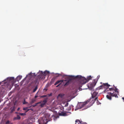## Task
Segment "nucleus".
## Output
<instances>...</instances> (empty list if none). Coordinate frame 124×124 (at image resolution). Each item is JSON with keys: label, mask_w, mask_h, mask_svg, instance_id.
I'll return each instance as SVG.
<instances>
[{"label": "nucleus", "mask_w": 124, "mask_h": 124, "mask_svg": "<svg viewBox=\"0 0 124 124\" xmlns=\"http://www.w3.org/2000/svg\"><path fill=\"white\" fill-rule=\"evenodd\" d=\"M122 98L123 100L124 101V97H122Z\"/></svg>", "instance_id": "nucleus-37"}, {"label": "nucleus", "mask_w": 124, "mask_h": 124, "mask_svg": "<svg viewBox=\"0 0 124 124\" xmlns=\"http://www.w3.org/2000/svg\"><path fill=\"white\" fill-rule=\"evenodd\" d=\"M97 81H95V80H94V81L92 83H91L90 84V85H89V86H90L91 88H93V87H94L95 85L96 84V83Z\"/></svg>", "instance_id": "nucleus-8"}, {"label": "nucleus", "mask_w": 124, "mask_h": 124, "mask_svg": "<svg viewBox=\"0 0 124 124\" xmlns=\"http://www.w3.org/2000/svg\"><path fill=\"white\" fill-rule=\"evenodd\" d=\"M75 124H77V123H76Z\"/></svg>", "instance_id": "nucleus-42"}, {"label": "nucleus", "mask_w": 124, "mask_h": 124, "mask_svg": "<svg viewBox=\"0 0 124 124\" xmlns=\"http://www.w3.org/2000/svg\"><path fill=\"white\" fill-rule=\"evenodd\" d=\"M5 124H12V123L9 120H7L5 122Z\"/></svg>", "instance_id": "nucleus-17"}, {"label": "nucleus", "mask_w": 124, "mask_h": 124, "mask_svg": "<svg viewBox=\"0 0 124 124\" xmlns=\"http://www.w3.org/2000/svg\"><path fill=\"white\" fill-rule=\"evenodd\" d=\"M22 76H19L17 77V81L20 80L22 78Z\"/></svg>", "instance_id": "nucleus-18"}, {"label": "nucleus", "mask_w": 124, "mask_h": 124, "mask_svg": "<svg viewBox=\"0 0 124 124\" xmlns=\"http://www.w3.org/2000/svg\"><path fill=\"white\" fill-rule=\"evenodd\" d=\"M25 80V78H24V79H23V81H24Z\"/></svg>", "instance_id": "nucleus-39"}, {"label": "nucleus", "mask_w": 124, "mask_h": 124, "mask_svg": "<svg viewBox=\"0 0 124 124\" xmlns=\"http://www.w3.org/2000/svg\"><path fill=\"white\" fill-rule=\"evenodd\" d=\"M91 98L89 99L88 101L84 102L83 103H81L78 105H79V107L80 108H81L84 107L85 105L87 104L88 102H89L91 100Z\"/></svg>", "instance_id": "nucleus-6"}, {"label": "nucleus", "mask_w": 124, "mask_h": 124, "mask_svg": "<svg viewBox=\"0 0 124 124\" xmlns=\"http://www.w3.org/2000/svg\"><path fill=\"white\" fill-rule=\"evenodd\" d=\"M39 73H40V74L38 75V77L39 78L41 79H44L45 77L49 73V72L47 71H45L44 72L42 71H39Z\"/></svg>", "instance_id": "nucleus-2"}, {"label": "nucleus", "mask_w": 124, "mask_h": 124, "mask_svg": "<svg viewBox=\"0 0 124 124\" xmlns=\"http://www.w3.org/2000/svg\"><path fill=\"white\" fill-rule=\"evenodd\" d=\"M61 84V83L59 84L57 86H56V87H58Z\"/></svg>", "instance_id": "nucleus-35"}, {"label": "nucleus", "mask_w": 124, "mask_h": 124, "mask_svg": "<svg viewBox=\"0 0 124 124\" xmlns=\"http://www.w3.org/2000/svg\"><path fill=\"white\" fill-rule=\"evenodd\" d=\"M68 103H67L65 104V107H66L68 106Z\"/></svg>", "instance_id": "nucleus-31"}, {"label": "nucleus", "mask_w": 124, "mask_h": 124, "mask_svg": "<svg viewBox=\"0 0 124 124\" xmlns=\"http://www.w3.org/2000/svg\"><path fill=\"white\" fill-rule=\"evenodd\" d=\"M18 113L20 115L22 116H24L26 115V114L25 113Z\"/></svg>", "instance_id": "nucleus-23"}, {"label": "nucleus", "mask_w": 124, "mask_h": 124, "mask_svg": "<svg viewBox=\"0 0 124 124\" xmlns=\"http://www.w3.org/2000/svg\"><path fill=\"white\" fill-rule=\"evenodd\" d=\"M41 122L43 123V124H46L48 122V121L46 118L43 117L42 119Z\"/></svg>", "instance_id": "nucleus-9"}, {"label": "nucleus", "mask_w": 124, "mask_h": 124, "mask_svg": "<svg viewBox=\"0 0 124 124\" xmlns=\"http://www.w3.org/2000/svg\"><path fill=\"white\" fill-rule=\"evenodd\" d=\"M81 124H86V123L85 122H83L82 121H81V122L80 123Z\"/></svg>", "instance_id": "nucleus-30"}, {"label": "nucleus", "mask_w": 124, "mask_h": 124, "mask_svg": "<svg viewBox=\"0 0 124 124\" xmlns=\"http://www.w3.org/2000/svg\"><path fill=\"white\" fill-rule=\"evenodd\" d=\"M28 108L27 107H25L23 108V109L24 110H27L26 112H27L29 110V109H28Z\"/></svg>", "instance_id": "nucleus-27"}, {"label": "nucleus", "mask_w": 124, "mask_h": 124, "mask_svg": "<svg viewBox=\"0 0 124 124\" xmlns=\"http://www.w3.org/2000/svg\"><path fill=\"white\" fill-rule=\"evenodd\" d=\"M98 97H96L93 100L91 101L90 103L92 105L94 103L95 101L98 99Z\"/></svg>", "instance_id": "nucleus-13"}, {"label": "nucleus", "mask_w": 124, "mask_h": 124, "mask_svg": "<svg viewBox=\"0 0 124 124\" xmlns=\"http://www.w3.org/2000/svg\"><path fill=\"white\" fill-rule=\"evenodd\" d=\"M46 95H44L41 96V97L43 98V97H46Z\"/></svg>", "instance_id": "nucleus-32"}, {"label": "nucleus", "mask_w": 124, "mask_h": 124, "mask_svg": "<svg viewBox=\"0 0 124 124\" xmlns=\"http://www.w3.org/2000/svg\"><path fill=\"white\" fill-rule=\"evenodd\" d=\"M21 118L20 116L19 115H17L16 117L14 118V119L15 120H19Z\"/></svg>", "instance_id": "nucleus-15"}, {"label": "nucleus", "mask_w": 124, "mask_h": 124, "mask_svg": "<svg viewBox=\"0 0 124 124\" xmlns=\"http://www.w3.org/2000/svg\"><path fill=\"white\" fill-rule=\"evenodd\" d=\"M28 103L25 101V99H24V100L23 102V104H26Z\"/></svg>", "instance_id": "nucleus-28"}, {"label": "nucleus", "mask_w": 124, "mask_h": 124, "mask_svg": "<svg viewBox=\"0 0 124 124\" xmlns=\"http://www.w3.org/2000/svg\"><path fill=\"white\" fill-rule=\"evenodd\" d=\"M37 89H38V87L37 86H36L35 87V88L33 89V93L35 92L36 91V90H37Z\"/></svg>", "instance_id": "nucleus-24"}, {"label": "nucleus", "mask_w": 124, "mask_h": 124, "mask_svg": "<svg viewBox=\"0 0 124 124\" xmlns=\"http://www.w3.org/2000/svg\"><path fill=\"white\" fill-rule=\"evenodd\" d=\"M36 101V100L34 99H32L31 100L30 103L31 104H33Z\"/></svg>", "instance_id": "nucleus-19"}, {"label": "nucleus", "mask_w": 124, "mask_h": 124, "mask_svg": "<svg viewBox=\"0 0 124 124\" xmlns=\"http://www.w3.org/2000/svg\"><path fill=\"white\" fill-rule=\"evenodd\" d=\"M44 90H46V91L47 90V89H44Z\"/></svg>", "instance_id": "nucleus-40"}, {"label": "nucleus", "mask_w": 124, "mask_h": 124, "mask_svg": "<svg viewBox=\"0 0 124 124\" xmlns=\"http://www.w3.org/2000/svg\"><path fill=\"white\" fill-rule=\"evenodd\" d=\"M98 94V92L95 91L92 94V98L93 99L96 97Z\"/></svg>", "instance_id": "nucleus-11"}, {"label": "nucleus", "mask_w": 124, "mask_h": 124, "mask_svg": "<svg viewBox=\"0 0 124 124\" xmlns=\"http://www.w3.org/2000/svg\"><path fill=\"white\" fill-rule=\"evenodd\" d=\"M66 81V80H58L55 83L54 85H56L57 84L60 83H61V84L62 82H65Z\"/></svg>", "instance_id": "nucleus-10"}, {"label": "nucleus", "mask_w": 124, "mask_h": 124, "mask_svg": "<svg viewBox=\"0 0 124 124\" xmlns=\"http://www.w3.org/2000/svg\"><path fill=\"white\" fill-rule=\"evenodd\" d=\"M79 122V123H78V124H80V123L81 122V121H80V120H78V119L76 120L75 121V122L76 123L77 122Z\"/></svg>", "instance_id": "nucleus-25"}, {"label": "nucleus", "mask_w": 124, "mask_h": 124, "mask_svg": "<svg viewBox=\"0 0 124 124\" xmlns=\"http://www.w3.org/2000/svg\"><path fill=\"white\" fill-rule=\"evenodd\" d=\"M20 109V108H18L17 109V110H18Z\"/></svg>", "instance_id": "nucleus-38"}, {"label": "nucleus", "mask_w": 124, "mask_h": 124, "mask_svg": "<svg viewBox=\"0 0 124 124\" xmlns=\"http://www.w3.org/2000/svg\"><path fill=\"white\" fill-rule=\"evenodd\" d=\"M59 115L61 116H67L66 113L65 112H62L61 113H60L59 114Z\"/></svg>", "instance_id": "nucleus-12"}, {"label": "nucleus", "mask_w": 124, "mask_h": 124, "mask_svg": "<svg viewBox=\"0 0 124 124\" xmlns=\"http://www.w3.org/2000/svg\"><path fill=\"white\" fill-rule=\"evenodd\" d=\"M75 76H70L68 77L69 79V80L66 82L65 83L64 85V86H68L69 84L71 82H72L74 79H76V80H78L77 79L75 78Z\"/></svg>", "instance_id": "nucleus-4"}, {"label": "nucleus", "mask_w": 124, "mask_h": 124, "mask_svg": "<svg viewBox=\"0 0 124 124\" xmlns=\"http://www.w3.org/2000/svg\"><path fill=\"white\" fill-rule=\"evenodd\" d=\"M109 90L111 91V92H112V91H113L115 89L114 88H109Z\"/></svg>", "instance_id": "nucleus-26"}, {"label": "nucleus", "mask_w": 124, "mask_h": 124, "mask_svg": "<svg viewBox=\"0 0 124 124\" xmlns=\"http://www.w3.org/2000/svg\"><path fill=\"white\" fill-rule=\"evenodd\" d=\"M39 124H40V123H39Z\"/></svg>", "instance_id": "nucleus-43"}, {"label": "nucleus", "mask_w": 124, "mask_h": 124, "mask_svg": "<svg viewBox=\"0 0 124 124\" xmlns=\"http://www.w3.org/2000/svg\"><path fill=\"white\" fill-rule=\"evenodd\" d=\"M111 96V95H110L109 94L107 95H106V97L107 99L110 100H111L112 99Z\"/></svg>", "instance_id": "nucleus-16"}, {"label": "nucleus", "mask_w": 124, "mask_h": 124, "mask_svg": "<svg viewBox=\"0 0 124 124\" xmlns=\"http://www.w3.org/2000/svg\"><path fill=\"white\" fill-rule=\"evenodd\" d=\"M38 97V96H37V95H35V98H37Z\"/></svg>", "instance_id": "nucleus-36"}, {"label": "nucleus", "mask_w": 124, "mask_h": 124, "mask_svg": "<svg viewBox=\"0 0 124 124\" xmlns=\"http://www.w3.org/2000/svg\"><path fill=\"white\" fill-rule=\"evenodd\" d=\"M97 100V104H98V102L99 103H100V102H99V101H98V100H97H97Z\"/></svg>", "instance_id": "nucleus-34"}, {"label": "nucleus", "mask_w": 124, "mask_h": 124, "mask_svg": "<svg viewBox=\"0 0 124 124\" xmlns=\"http://www.w3.org/2000/svg\"><path fill=\"white\" fill-rule=\"evenodd\" d=\"M118 89L115 87V88L113 91L110 92L108 93V94L112 97H115L116 98H118L117 94L119 93V92L118 91Z\"/></svg>", "instance_id": "nucleus-3"}, {"label": "nucleus", "mask_w": 124, "mask_h": 124, "mask_svg": "<svg viewBox=\"0 0 124 124\" xmlns=\"http://www.w3.org/2000/svg\"><path fill=\"white\" fill-rule=\"evenodd\" d=\"M64 95V94L63 93L60 94L58 95V96L62 98Z\"/></svg>", "instance_id": "nucleus-21"}, {"label": "nucleus", "mask_w": 124, "mask_h": 124, "mask_svg": "<svg viewBox=\"0 0 124 124\" xmlns=\"http://www.w3.org/2000/svg\"><path fill=\"white\" fill-rule=\"evenodd\" d=\"M41 103V102H39L37 103H35V104L32 105L31 106H33V107H34L36 106L38 104H39V103Z\"/></svg>", "instance_id": "nucleus-20"}, {"label": "nucleus", "mask_w": 124, "mask_h": 124, "mask_svg": "<svg viewBox=\"0 0 124 124\" xmlns=\"http://www.w3.org/2000/svg\"><path fill=\"white\" fill-rule=\"evenodd\" d=\"M15 110L14 108H13L11 109V112H12L13 111H14Z\"/></svg>", "instance_id": "nucleus-29"}, {"label": "nucleus", "mask_w": 124, "mask_h": 124, "mask_svg": "<svg viewBox=\"0 0 124 124\" xmlns=\"http://www.w3.org/2000/svg\"><path fill=\"white\" fill-rule=\"evenodd\" d=\"M100 76L99 75L97 77V80L98 81V80L100 78Z\"/></svg>", "instance_id": "nucleus-33"}, {"label": "nucleus", "mask_w": 124, "mask_h": 124, "mask_svg": "<svg viewBox=\"0 0 124 124\" xmlns=\"http://www.w3.org/2000/svg\"><path fill=\"white\" fill-rule=\"evenodd\" d=\"M47 98L45 99L42 102L40 105V106L41 107H43L47 102Z\"/></svg>", "instance_id": "nucleus-7"}, {"label": "nucleus", "mask_w": 124, "mask_h": 124, "mask_svg": "<svg viewBox=\"0 0 124 124\" xmlns=\"http://www.w3.org/2000/svg\"><path fill=\"white\" fill-rule=\"evenodd\" d=\"M38 93V92H37V93H36V94H37Z\"/></svg>", "instance_id": "nucleus-41"}, {"label": "nucleus", "mask_w": 124, "mask_h": 124, "mask_svg": "<svg viewBox=\"0 0 124 124\" xmlns=\"http://www.w3.org/2000/svg\"><path fill=\"white\" fill-rule=\"evenodd\" d=\"M33 74L35 76H36L37 75V78H38V79H39L38 77V75H39V74H40V73H39V72H38L37 73V74H36L35 73H34Z\"/></svg>", "instance_id": "nucleus-22"}, {"label": "nucleus", "mask_w": 124, "mask_h": 124, "mask_svg": "<svg viewBox=\"0 0 124 124\" xmlns=\"http://www.w3.org/2000/svg\"><path fill=\"white\" fill-rule=\"evenodd\" d=\"M103 86L106 87V88H108L109 86H110V85L108 84V83H103Z\"/></svg>", "instance_id": "nucleus-14"}, {"label": "nucleus", "mask_w": 124, "mask_h": 124, "mask_svg": "<svg viewBox=\"0 0 124 124\" xmlns=\"http://www.w3.org/2000/svg\"><path fill=\"white\" fill-rule=\"evenodd\" d=\"M14 81V77H8L6 79H5L2 82H3L4 84L6 83H8L11 82L12 84H13L14 83L13 82Z\"/></svg>", "instance_id": "nucleus-5"}, {"label": "nucleus", "mask_w": 124, "mask_h": 124, "mask_svg": "<svg viewBox=\"0 0 124 124\" xmlns=\"http://www.w3.org/2000/svg\"><path fill=\"white\" fill-rule=\"evenodd\" d=\"M75 78L77 79L78 80L77 85L78 87H81L83 85L87 82L92 78L90 76L88 77L87 79H86L85 77L80 75L77 76Z\"/></svg>", "instance_id": "nucleus-1"}]
</instances>
